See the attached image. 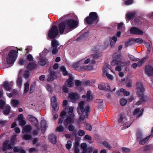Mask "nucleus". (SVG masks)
I'll return each mask as SVG.
<instances>
[{
  "label": "nucleus",
  "instance_id": "1",
  "mask_svg": "<svg viewBox=\"0 0 153 153\" xmlns=\"http://www.w3.org/2000/svg\"><path fill=\"white\" fill-rule=\"evenodd\" d=\"M136 85L137 90V94L140 98V100L136 103V105H139L141 104L142 102H145L146 101V97L144 94L145 88L142 83L137 82Z\"/></svg>",
  "mask_w": 153,
  "mask_h": 153
},
{
  "label": "nucleus",
  "instance_id": "2",
  "mask_svg": "<svg viewBox=\"0 0 153 153\" xmlns=\"http://www.w3.org/2000/svg\"><path fill=\"white\" fill-rule=\"evenodd\" d=\"M90 108L89 106H87L86 109L84 108L83 106H78L77 108L78 113L79 114H82L80 116L79 119L80 121L84 120L88 117V114L90 111Z\"/></svg>",
  "mask_w": 153,
  "mask_h": 153
},
{
  "label": "nucleus",
  "instance_id": "3",
  "mask_svg": "<svg viewBox=\"0 0 153 153\" xmlns=\"http://www.w3.org/2000/svg\"><path fill=\"white\" fill-rule=\"evenodd\" d=\"M85 22L88 25L97 23L99 22V20L97 13L94 12H90L89 16L85 18Z\"/></svg>",
  "mask_w": 153,
  "mask_h": 153
},
{
  "label": "nucleus",
  "instance_id": "4",
  "mask_svg": "<svg viewBox=\"0 0 153 153\" xmlns=\"http://www.w3.org/2000/svg\"><path fill=\"white\" fill-rule=\"evenodd\" d=\"M2 56L3 59L5 62L4 68H6L10 67V47H7L3 50Z\"/></svg>",
  "mask_w": 153,
  "mask_h": 153
},
{
  "label": "nucleus",
  "instance_id": "5",
  "mask_svg": "<svg viewBox=\"0 0 153 153\" xmlns=\"http://www.w3.org/2000/svg\"><path fill=\"white\" fill-rule=\"evenodd\" d=\"M59 30L57 27L56 25H53L48 33V37L50 39H55L58 36Z\"/></svg>",
  "mask_w": 153,
  "mask_h": 153
},
{
  "label": "nucleus",
  "instance_id": "6",
  "mask_svg": "<svg viewBox=\"0 0 153 153\" xmlns=\"http://www.w3.org/2000/svg\"><path fill=\"white\" fill-rule=\"evenodd\" d=\"M91 92L90 91H88L86 95H83L82 98L85 99V100H84V101H81L79 103L78 105H84L85 101L88 102L92 101L93 99L92 96L91 95Z\"/></svg>",
  "mask_w": 153,
  "mask_h": 153
},
{
  "label": "nucleus",
  "instance_id": "7",
  "mask_svg": "<svg viewBox=\"0 0 153 153\" xmlns=\"http://www.w3.org/2000/svg\"><path fill=\"white\" fill-rule=\"evenodd\" d=\"M58 30L60 34H62L65 32L66 33L69 32L65 21H63L60 22L58 25Z\"/></svg>",
  "mask_w": 153,
  "mask_h": 153
},
{
  "label": "nucleus",
  "instance_id": "8",
  "mask_svg": "<svg viewBox=\"0 0 153 153\" xmlns=\"http://www.w3.org/2000/svg\"><path fill=\"white\" fill-rule=\"evenodd\" d=\"M60 45L59 42L56 39L52 40L51 42V46L53 48L52 52L53 54L56 55L58 52L60 48L58 47Z\"/></svg>",
  "mask_w": 153,
  "mask_h": 153
},
{
  "label": "nucleus",
  "instance_id": "9",
  "mask_svg": "<svg viewBox=\"0 0 153 153\" xmlns=\"http://www.w3.org/2000/svg\"><path fill=\"white\" fill-rule=\"evenodd\" d=\"M69 31L71 29L76 28L78 26L79 22L74 19H69L66 21Z\"/></svg>",
  "mask_w": 153,
  "mask_h": 153
},
{
  "label": "nucleus",
  "instance_id": "10",
  "mask_svg": "<svg viewBox=\"0 0 153 153\" xmlns=\"http://www.w3.org/2000/svg\"><path fill=\"white\" fill-rule=\"evenodd\" d=\"M81 63V61L78 62L76 63V65H74V67L76 70L81 71L82 70H91L93 68L91 66L83 65L79 66L77 65H80Z\"/></svg>",
  "mask_w": 153,
  "mask_h": 153
},
{
  "label": "nucleus",
  "instance_id": "11",
  "mask_svg": "<svg viewBox=\"0 0 153 153\" xmlns=\"http://www.w3.org/2000/svg\"><path fill=\"white\" fill-rule=\"evenodd\" d=\"M18 51L15 50L10 51V66L14 63L18 56Z\"/></svg>",
  "mask_w": 153,
  "mask_h": 153
},
{
  "label": "nucleus",
  "instance_id": "12",
  "mask_svg": "<svg viewBox=\"0 0 153 153\" xmlns=\"http://www.w3.org/2000/svg\"><path fill=\"white\" fill-rule=\"evenodd\" d=\"M129 32L132 34L141 36L144 33L142 30L135 27H131L129 30Z\"/></svg>",
  "mask_w": 153,
  "mask_h": 153
},
{
  "label": "nucleus",
  "instance_id": "13",
  "mask_svg": "<svg viewBox=\"0 0 153 153\" xmlns=\"http://www.w3.org/2000/svg\"><path fill=\"white\" fill-rule=\"evenodd\" d=\"M145 72L147 75L150 76H153V68L151 66L149 65L146 66Z\"/></svg>",
  "mask_w": 153,
  "mask_h": 153
},
{
  "label": "nucleus",
  "instance_id": "14",
  "mask_svg": "<svg viewBox=\"0 0 153 153\" xmlns=\"http://www.w3.org/2000/svg\"><path fill=\"white\" fill-rule=\"evenodd\" d=\"M68 97L71 100L73 103H76L77 99L78 98V95L72 92L70 93L68 95Z\"/></svg>",
  "mask_w": 153,
  "mask_h": 153
},
{
  "label": "nucleus",
  "instance_id": "15",
  "mask_svg": "<svg viewBox=\"0 0 153 153\" xmlns=\"http://www.w3.org/2000/svg\"><path fill=\"white\" fill-rule=\"evenodd\" d=\"M27 118L30 121L33 123L35 126H38V121L35 117L32 115H29L27 116Z\"/></svg>",
  "mask_w": 153,
  "mask_h": 153
},
{
  "label": "nucleus",
  "instance_id": "16",
  "mask_svg": "<svg viewBox=\"0 0 153 153\" xmlns=\"http://www.w3.org/2000/svg\"><path fill=\"white\" fill-rule=\"evenodd\" d=\"M120 62L121 61L119 60V57L117 55L113 58L111 62V65L112 66L118 65Z\"/></svg>",
  "mask_w": 153,
  "mask_h": 153
},
{
  "label": "nucleus",
  "instance_id": "17",
  "mask_svg": "<svg viewBox=\"0 0 153 153\" xmlns=\"http://www.w3.org/2000/svg\"><path fill=\"white\" fill-rule=\"evenodd\" d=\"M57 76L56 73L54 71H51L50 73V76L47 79L49 82H51L57 78Z\"/></svg>",
  "mask_w": 153,
  "mask_h": 153
},
{
  "label": "nucleus",
  "instance_id": "18",
  "mask_svg": "<svg viewBox=\"0 0 153 153\" xmlns=\"http://www.w3.org/2000/svg\"><path fill=\"white\" fill-rule=\"evenodd\" d=\"M9 143V140H7L4 142L2 145L3 147L0 148V149L5 151L7 149H10V143Z\"/></svg>",
  "mask_w": 153,
  "mask_h": 153
},
{
  "label": "nucleus",
  "instance_id": "19",
  "mask_svg": "<svg viewBox=\"0 0 153 153\" xmlns=\"http://www.w3.org/2000/svg\"><path fill=\"white\" fill-rule=\"evenodd\" d=\"M56 136L53 134H50L48 136L49 140L53 144H55L56 142Z\"/></svg>",
  "mask_w": 153,
  "mask_h": 153
},
{
  "label": "nucleus",
  "instance_id": "20",
  "mask_svg": "<svg viewBox=\"0 0 153 153\" xmlns=\"http://www.w3.org/2000/svg\"><path fill=\"white\" fill-rule=\"evenodd\" d=\"M141 110L142 111H140V109L139 108L135 109L133 112L134 115H135L137 117H139L143 114L144 110L143 109H142Z\"/></svg>",
  "mask_w": 153,
  "mask_h": 153
},
{
  "label": "nucleus",
  "instance_id": "21",
  "mask_svg": "<svg viewBox=\"0 0 153 153\" xmlns=\"http://www.w3.org/2000/svg\"><path fill=\"white\" fill-rule=\"evenodd\" d=\"M74 80V77L71 76H69V78L67 79L66 82H68V86L69 87H71L74 85V83L73 82Z\"/></svg>",
  "mask_w": 153,
  "mask_h": 153
},
{
  "label": "nucleus",
  "instance_id": "22",
  "mask_svg": "<svg viewBox=\"0 0 153 153\" xmlns=\"http://www.w3.org/2000/svg\"><path fill=\"white\" fill-rule=\"evenodd\" d=\"M32 129V128L30 125H26L25 126L23 129V131H24V132L22 131V132L23 133H29L30 132Z\"/></svg>",
  "mask_w": 153,
  "mask_h": 153
},
{
  "label": "nucleus",
  "instance_id": "23",
  "mask_svg": "<svg viewBox=\"0 0 153 153\" xmlns=\"http://www.w3.org/2000/svg\"><path fill=\"white\" fill-rule=\"evenodd\" d=\"M41 131L42 133H44L45 131V128L47 126L46 122L45 120H42L41 122Z\"/></svg>",
  "mask_w": 153,
  "mask_h": 153
},
{
  "label": "nucleus",
  "instance_id": "24",
  "mask_svg": "<svg viewBox=\"0 0 153 153\" xmlns=\"http://www.w3.org/2000/svg\"><path fill=\"white\" fill-rule=\"evenodd\" d=\"M136 137L138 141L141 140L143 138V135L141 131L139 130L137 131L136 132Z\"/></svg>",
  "mask_w": 153,
  "mask_h": 153
},
{
  "label": "nucleus",
  "instance_id": "25",
  "mask_svg": "<svg viewBox=\"0 0 153 153\" xmlns=\"http://www.w3.org/2000/svg\"><path fill=\"white\" fill-rule=\"evenodd\" d=\"M48 62V60L45 58L41 57L39 58V64L42 66H44Z\"/></svg>",
  "mask_w": 153,
  "mask_h": 153
},
{
  "label": "nucleus",
  "instance_id": "26",
  "mask_svg": "<svg viewBox=\"0 0 153 153\" xmlns=\"http://www.w3.org/2000/svg\"><path fill=\"white\" fill-rule=\"evenodd\" d=\"M149 57L147 56L146 57H144L140 60H137V61L139 60V61L137 62V64L138 66H141L147 60Z\"/></svg>",
  "mask_w": 153,
  "mask_h": 153
},
{
  "label": "nucleus",
  "instance_id": "27",
  "mask_svg": "<svg viewBox=\"0 0 153 153\" xmlns=\"http://www.w3.org/2000/svg\"><path fill=\"white\" fill-rule=\"evenodd\" d=\"M117 41V38L115 36H113L110 39V45L113 47Z\"/></svg>",
  "mask_w": 153,
  "mask_h": 153
},
{
  "label": "nucleus",
  "instance_id": "28",
  "mask_svg": "<svg viewBox=\"0 0 153 153\" xmlns=\"http://www.w3.org/2000/svg\"><path fill=\"white\" fill-rule=\"evenodd\" d=\"M13 152H19V153H26V152L24 150L22 149V148H20L19 149L18 148V147H15L13 149Z\"/></svg>",
  "mask_w": 153,
  "mask_h": 153
},
{
  "label": "nucleus",
  "instance_id": "29",
  "mask_svg": "<svg viewBox=\"0 0 153 153\" xmlns=\"http://www.w3.org/2000/svg\"><path fill=\"white\" fill-rule=\"evenodd\" d=\"M150 137V135H149L145 138L141 139V140L139 141V144L140 145H144L149 140Z\"/></svg>",
  "mask_w": 153,
  "mask_h": 153
},
{
  "label": "nucleus",
  "instance_id": "30",
  "mask_svg": "<svg viewBox=\"0 0 153 153\" xmlns=\"http://www.w3.org/2000/svg\"><path fill=\"white\" fill-rule=\"evenodd\" d=\"M135 15L134 12H128L126 14V18L128 19L131 20L134 17Z\"/></svg>",
  "mask_w": 153,
  "mask_h": 153
},
{
  "label": "nucleus",
  "instance_id": "31",
  "mask_svg": "<svg viewBox=\"0 0 153 153\" xmlns=\"http://www.w3.org/2000/svg\"><path fill=\"white\" fill-rule=\"evenodd\" d=\"M7 106L6 109L3 110V113L4 114H8L10 113V106H0V108L2 109L4 107Z\"/></svg>",
  "mask_w": 153,
  "mask_h": 153
},
{
  "label": "nucleus",
  "instance_id": "32",
  "mask_svg": "<svg viewBox=\"0 0 153 153\" xmlns=\"http://www.w3.org/2000/svg\"><path fill=\"white\" fill-rule=\"evenodd\" d=\"M37 67V65L34 63H30L27 66V68L29 70H32L36 69Z\"/></svg>",
  "mask_w": 153,
  "mask_h": 153
},
{
  "label": "nucleus",
  "instance_id": "33",
  "mask_svg": "<svg viewBox=\"0 0 153 153\" xmlns=\"http://www.w3.org/2000/svg\"><path fill=\"white\" fill-rule=\"evenodd\" d=\"M74 117H67L65 120V122L68 124L74 123Z\"/></svg>",
  "mask_w": 153,
  "mask_h": 153
},
{
  "label": "nucleus",
  "instance_id": "34",
  "mask_svg": "<svg viewBox=\"0 0 153 153\" xmlns=\"http://www.w3.org/2000/svg\"><path fill=\"white\" fill-rule=\"evenodd\" d=\"M126 117L125 115L123 114H121L120 115L119 119H118V122L119 123H120L121 124H122L123 123V120H126Z\"/></svg>",
  "mask_w": 153,
  "mask_h": 153
},
{
  "label": "nucleus",
  "instance_id": "35",
  "mask_svg": "<svg viewBox=\"0 0 153 153\" xmlns=\"http://www.w3.org/2000/svg\"><path fill=\"white\" fill-rule=\"evenodd\" d=\"M74 107L73 106L70 107L68 109V112L69 114H70V117H74L75 115L73 114V110Z\"/></svg>",
  "mask_w": 153,
  "mask_h": 153
},
{
  "label": "nucleus",
  "instance_id": "36",
  "mask_svg": "<svg viewBox=\"0 0 153 153\" xmlns=\"http://www.w3.org/2000/svg\"><path fill=\"white\" fill-rule=\"evenodd\" d=\"M51 105H57V102L56 97H52L51 98Z\"/></svg>",
  "mask_w": 153,
  "mask_h": 153
},
{
  "label": "nucleus",
  "instance_id": "37",
  "mask_svg": "<svg viewBox=\"0 0 153 153\" xmlns=\"http://www.w3.org/2000/svg\"><path fill=\"white\" fill-rule=\"evenodd\" d=\"M29 83L28 82H27L25 84L24 93L26 94L28 92L29 90Z\"/></svg>",
  "mask_w": 153,
  "mask_h": 153
},
{
  "label": "nucleus",
  "instance_id": "38",
  "mask_svg": "<svg viewBox=\"0 0 153 153\" xmlns=\"http://www.w3.org/2000/svg\"><path fill=\"white\" fill-rule=\"evenodd\" d=\"M16 135L15 134L13 135L11 139L10 140V149L12 148L11 147V146L13 144L16 140Z\"/></svg>",
  "mask_w": 153,
  "mask_h": 153
},
{
  "label": "nucleus",
  "instance_id": "39",
  "mask_svg": "<svg viewBox=\"0 0 153 153\" xmlns=\"http://www.w3.org/2000/svg\"><path fill=\"white\" fill-rule=\"evenodd\" d=\"M36 127V129L33 130L32 132V134L33 135H36L38 134L39 128V125L37 126H35Z\"/></svg>",
  "mask_w": 153,
  "mask_h": 153
},
{
  "label": "nucleus",
  "instance_id": "40",
  "mask_svg": "<svg viewBox=\"0 0 153 153\" xmlns=\"http://www.w3.org/2000/svg\"><path fill=\"white\" fill-rule=\"evenodd\" d=\"M98 88L100 90H108L109 91H111V90L108 89V88H106L104 86V85L102 84H99L98 85Z\"/></svg>",
  "mask_w": 153,
  "mask_h": 153
},
{
  "label": "nucleus",
  "instance_id": "41",
  "mask_svg": "<svg viewBox=\"0 0 153 153\" xmlns=\"http://www.w3.org/2000/svg\"><path fill=\"white\" fill-rule=\"evenodd\" d=\"M3 87L6 90H10V86H9L7 81L4 82L3 84Z\"/></svg>",
  "mask_w": 153,
  "mask_h": 153
},
{
  "label": "nucleus",
  "instance_id": "42",
  "mask_svg": "<svg viewBox=\"0 0 153 153\" xmlns=\"http://www.w3.org/2000/svg\"><path fill=\"white\" fill-rule=\"evenodd\" d=\"M151 149V146L150 145H147L142 148V150L144 152H147L150 150Z\"/></svg>",
  "mask_w": 153,
  "mask_h": 153
},
{
  "label": "nucleus",
  "instance_id": "43",
  "mask_svg": "<svg viewBox=\"0 0 153 153\" xmlns=\"http://www.w3.org/2000/svg\"><path fill=\"white\" fill-rule=\"evenodd\" d=\"M133 40L135 42L140 44L143 43V40L142 39L140 38L134 39Z\"/></svg>",
  "mask_w": 153,
  "mask_h": 153
},
{
  "label": "nucleus",
  "instance_id": "44",
  "mask_svg": "<svg viewBox=\"0 0 153 153\" xmlns=\"http://www.w3.org/2000/svg\"><path fill=\"white\" fill-rule=\"evenodd\" d=\"M22 138L26 140H30L32 138V136L30 134H25L23 135Z\"/></svg>",
  "mask_w": 153,
  "mask_h": 153
},
{
  "label": "nucleus",
  "instance_id": "45",
  "mask_svg": "<svg viewBox=\"0 0 153 153\" xmlns=\"http://www.w3.org/2000/svg\"><path fill=\"white\" fill-rule=\"evenodd\" d=\"M67 144L66 145V147L68 150L70 149L72 146V143L71 141L69 140L67 142Z\"/></svg>",
  "mask_w": 153,
  "mask_h": 153
},
{
  "label": "nucleus",
  "instance_id": "46",
  "mask_svg": "<svg viewBox=\"0 0 153 153\" xmlns=\"http://www.w3.org/2000/svg\"><path fill=\"white\" fill-rule=\"evenodd\" d=\"M61 70L64 76L68 75V72L67 71L66 68L64 66H62L61 68Z\"/></svg>",
  "mask_w": 153,
  "mask_h": 153
},
{
  "label": "nucleus",
  "instance_id": "47",
  "mask_svg": "<svg viewBox=\"0 0 153 153\" xmlns=\"http://www.w3.org/2000/svg\"><path fill=\"white\" fill-rule=\"evenodd\" d=\"M85 134V131L82 130H79L77 132V134L80 136H82Z\"/></svg>",
  "mask_w": 153,
  "mask_h": 153
},
{
  "label": "nucleus",
  "instance_id": "48",
  "mask_svg": "<svg viewBox=\"0 0 153 153\" xmlns=\"http://www.w3.org/2000/svg\"><path fill=\"white\" fill-rule=\"evenodd\" d=\"M103 145L106 148L110 149L112 147L109 144L108 142L106 141H104L103 143Z\"/></svg>",
  "mask_w": 153,
  "mask_h": 153
},
{
  "label": "nucleus",
  "instance_id": "49",
  "mask_svg": "<svg viewBox=\"0 0 153 153\" xmlns=\"http://www.w3.org/2000/svg\"><path fill=\"white\" fill-rule=\"evenodd\" d=\"M128 56L131 59L132 61H137V60H139V59L138 58H136L135 57L130 54H128Z\"/></svg>",
  "mask_w": 153,
  "mask_h": 153
},
{
  "label": "nucleus",
  "instance_id": "50",
  "mask_svg": "<svg viewBox=\"0 0 153 153\" xmlns=\"http://www.w3.org/2000/svg\"><path fill=\"white\" fill-rule=\"evenodd\" d=\"M22 80L21 77H18L17 81V85L18 87H20L22 85Z\"/></svg>",
  "mask_w": 153,
  "mask_h": 153
},
{
  "label": "nucleus",
  "instance_id": "51",
  "mask_svg": "<svg viewBox=\"0 0 153 153\" xmlns=\"http://www.w3.org/2000/svg\"><path fill=\"white\" fill-rule=\"evenodd\" d=\"M52 112L56 113L59 110V107L58 106H52Z\"/></svg>",
  "mask_w": 153,
  "mask_h": 153
},
{
  "label": "nucleus",
  "instance_id": "52",
  "mask_svg": "<svg viewBox=\"0 0 153 153\" xmlns=\"http://www.w3.org/2000/svg\"><path fill=\"white\" fill-rule=\"evenodd\" d=\"M11 103L12 105H18L19 103V101L16 99L12 100Z\"/></svg>",
  "mask_w": 153,
  "mask_h": 153
},
{
  "label": "nucleus",
  "instance_id": "53",
  "mask_svg": "<svg viewBox=\"0 0 153 153\" xmlns=\"http://www.w3.org/2000/svg\"><path fill=\"white\" fill-rule=\"evenodd\" d=\"M64 128L62 125H60L59 126L56 128V131L59 132H62L64 131Z\"/></svg>",
  "mask_w": 153,
  "mask_h": 153
},
{
  "label": "nucleus",
  "instance_id": "54",
  "mask_svg": "<svg viewBox=\"0 0 153 153\" xmlns=\"http://www.w3.org/2000/svg\"><path fill=\"white\" fill-rule=\"evenodd\" d=\"M25 119L19 121V124L21 126H23L25 125L26 123L24 120Z\"/></svg>",
  "mask_w": 153,
  "mask_h": 153
},
{
  "label": "nucleus",
  "instance_id": "55",
  "mask_svg": "<svg viewBox=\"0 0 153 153\" xmlns=\"http://www.w3.org/2000/svg\"><path fill=\"white\" fill-rule=\"evenodd\" d=\"M85 126L87 130L90 131H91L92 128V126L91 125L88 123H87Z\"/></svg>",
  "mask_w": 153,
  "mask_h": 153
},
{
  "label": "nucleus",
  "instance_id": "56",
  "mask_svg": "<svg viewBox=\"0 0 153 153\" xmlns=\"http://www.w3.org/2000/svg\"><path fill=\"white\" fill-rule=\"evenodd\" d=\"M30 75V73L28 71H26L24 74V76L25 78L26 79H28Z\"/></svg>",
  "mask_w": 153,
  "mask_h": 153
},
{
  "label": "nucleus",
  "instance_id": "57",
  "mask_svg": "<svg viewBox=\"0 0 153 153\" xmlns=\"http://www.w3.org/2000/svg\"><path fill=\"white\" fill-rule=\"evenodd\" d=\"M133 2V0H126L125 1V4L126 5H128L131 4Z\"/></svg>",
  "mask_w": 153,
  "mask_h": 153
},
{
  "label": "nucleus",
  "instance_id": "58",
  "mask_svg": "<svg viewBox=\"0 0 153 153\" xmlns=\"http://www.w3.org/2000/svg\"><path fill=\"white\" fill-rule=\"evenodd\" d=\"M127 102V100L124 99H121L120 102V105H126Z\"/></svg>",
  "mask_w": 153,
  "mask_h": 153
},
{
  "label": "nucleus",
  "instance_id": "59",
  "mask_svg": "<svg viewBox=\"0 0 153 153\" xmlns=\"http://www.w3.org/2000/svg\"><path fill=\"white\" fill-rule=\"evenodd\" d=\"M27 59L29 61H31L33 60V58L32 56V55L29 54L27 56Z\"/></svg>",
  "mask_w": 153,
  "mask_h": 153
},
{
  "label": "nucleus",
  "instance_id": "60",
  "mask_svg": "<svg viewBox=\"0 0 153 153\" xmlns=\"http://www.w3.org/2000/svg\"><path fill=\"white\" fill-rule=\"evenodd\" d=\"M75 85L77 86H80L81 85L82 83L81 82L78 80L76 79L75 80Z\"/></svg>",
  "mask_w": 153,
  "mask_h": 153
},
{
  "label": "nucleus",
  "instance_id": "61",
  "mask_svg": "<svg viewBox=\"0 0 153 153\" xmlns=\"http://www.w3.org/2000/svg\"><path fill=\"white\" fill-rule=\"evenodd\" d=\"M17 90L15 89L12 90L11 93H10V98L12 97L13 96L16 95L17 93Z\"/></svg>",
  "mask_w": 153,
  "mask_h": 153
},
{
  "label": "nucleus",
  "instance_id": "62",
  "mask_svg": "<svg viewBox=\"0 0 153 153\" xmlns=\"http://www.w3.org/2000/svg\"><path fill=\"white\" fill-rule=\"evenodd\" d=\"M35 87L33 85H31L30 88V93L31 94L33 93Z\"/></svg>",
  "mask_w": 153,
  "mask_h": 153
},
{
  "label": "nucleus",
  "instance_id": "63",
  "mask_svg": "<svg viewBox=\"0 0 153 153\" xmlns=\"http://www.w3.org/2000/svg\"><path fill=\"white\" fill-rule=\"evenodd\" d=\"M25 119V118L23 117V115L22 114H20L18 115L17 117V120L19 121Z\"/></svg>",
  "mask_w": 153,
  "mask_h": 153
},
{
  "label": "nucleus",
  "instance_id": "64",
  "mask_svg": "<svg viewBox=\"0 0 153 153\" xmlns=\"http://www.w3.org/2000/svg\"><path fill=\"white\" fill-rule=\"evenodd\" d=\"M68 129L70 131H72L74 129V126L72 124H70L68 126Z\"/></svg>",
  "mask_w": 153,
  "mask_h": 153
}]
</instances>
